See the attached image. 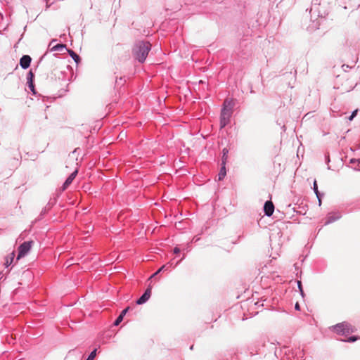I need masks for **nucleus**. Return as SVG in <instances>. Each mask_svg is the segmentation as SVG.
<instances>
[{
  "instance_id": "5",
  "label": "nucleus",
  "mask_w": 360,
  "mask_h": 360,
  "mask_svg": "<svg viewBox=\"0 0 360 360\" xmlns=\"http://www.w3.org/2000/svg\"><path fill=\"white\" fill-rule=\"evenodd\" d=\"M152 287L150 285L146 289L143 295L136 301L137 304H142L146 302L151 295Z\"/></svg>"
},
{
  "instance_id": "6",
  "label": "nucleus",
  "mask_w": 360,
  "mask_h": 360,
  "mask_svg": "<svg viewBox=\"0 0 360 360\" xmlns=\"http://www.w3.org/2000/svg\"><path fill=\"white\" fill-rule=\"evenodd\" d=\"M264 210L266 215L270 217L274 211V205L271 201H266L264 206Z\"/></svg>"
},
{
  "instance_id": "14",
  "label": "nucleus",
  "mask_w": 360,
  "mask_h": 360,
  "mask_svg": "<svg viewBox=\"0 0 360 360\" xmlns=\"http://www.w3.org/2000/svg\"><path fill=\"white\" fill-rule=\"evenodd\" d=\"M96 355V349H94L91 352L86 360H94Z\"/></svg>"
},
{
  "instance_id": "9",
  "label": "nucleus",
  "mask_w": 360,
  "mask_h": 360,
  "mask_svg": "<svg viewBox=\"0 0 360 360\" xmlns=\"http://www.w3.org/2000/svg\"><path fill=\"white\" fill-rule=\"evenodd\" d=\"M14 257H15V252L13 251L6 257V261L4 263V265L6 267H8L13 263Z\"/></svg>"
},
{
  "instance_id": "8",
  "label": "nucleus",
  "mask_w": 360,
  "mask_h": 360,
  "mask_svg": "<svg viewBox=\"0 0 360 360\" xmlns=\"http://www.w3.org/2000/svg\"><path fill=\"white\" fill-rule=\"evenodd\" d=\"M77 170H75L66 179L65 183L63 186V189L65 190L72 182V181L75 179V176H77Z\"/></svg>"
},
{
  "instance_id": "7",
  "label": "nucleus",
  "mask_w": 360,
  "mask_h": 360,
  "mask_svg": "<svg viewBox=\"0 0 360 360\" xmlns=\"http://www.w3.org/2000/svg\"><path fill=\"white\" fill-rule=\"evenodd\" d=\"M32 58L28 55L23 56L20 60V65L23 69H27L30 67Z\"/></svg>"
},
{
  "instance_id": "17",
  "label": "nucleus",
  "mask_w": 360,
  "mask_h": 360,
  "mask_svg": "<svg viewBox=\"0 0 360 360\" xmlns=\"http://www.w3.org/2000/svg\"><path fill=\"white\" fill-rule=\"evenodd\" d=\"M357 114V110H355L352 113V115H350V117H349V120H352L354 119V117Z\"/></svg>"
},
{
  "instance_id": "20",
  "label": "nucleus",
  "mask_w": 360,
  "mask_h": 360,
  "mask_svg": "<svg viewBox=\"0 0 360 360\" xmlns=\"http://www.w3.org/2000/svg\"><path fill=\"white\" fill-rule=\"evenodd\" d=\"M167 269L166 268V265H163L162 266L158 271H157V273H160L163 270H167Z\"/></svg>"
},
{
  "instance_id": "25",
  "label": "nucleus",
  "mask_w": 360,
  "mask_h": 360,
  "mask_svg": "<svg viewBox=\"0 0 360 360\" xmlns=\"http://www.w3.org/2000/svg\"><path fill=\"white\" fill-rule=\"evenodd\" d=\"M158 274H159V273H157V271H156L155 274H153L150 277V278H153L154 276H156V275H158Z\"/></svg>"
},
{
  "instance_id": "4",
  "label": "nucleus",
  "mask_w": 360,
  "mask_h": 360,
  "mask_svg": "<svg viewBox=\"0 0 360 360\" xmlns=\"http://www.w3.org/2000/svg\"><path fill=\"white\" fill-rule=\"evenodd\" d=\"M33 242L32 241H27L24 242L22 244H21L18 248V255L17 257V259L19 260L20 259L24 257L25 255H27V253L30 252L32 246Z\"/></svg>"
},
{
  "instance_id": "16",
  "label": "nucleus",
  "mask_w": 360,
  "mask_h": 360,
  "mask_svg": "<svg viewBox=\"0 0 360 360\" xmlns=\"http://www.w3.org/2000/svg\"><path fill=\"white\" fill-rule=\"evenodd\" d=\"M123 320V317L122 316H119L117 319L115 320L114 325L118 326Z\"/></svg>"
},
{
  "instance_id": "15",
  "label": "nucleus",
  "mask_w": 360,
  "mask_h": 360,
  "mask_svg": "<svg viewBox=\"0 0 360 360\" xmlns=\"http://www.w3.org/2000/svg\"><path fill=\"white\" fill-rule=\"evenodd\" d=\"M223 153H224V155H223V158H222V165H225L226 160V153H228V150L226 148H224L223 150Z\"/></svg>"
},
{
  "instance_id": "22",
  "label": "nucleus",
  "mask_w": 360,
  "mask_h": 360,
  "mask_svg": "<svg viewBox=\"0 0 360 360\" xmlns=\"http://www.w3.org/2000/svg\"><path fill=\"white\" fill-rule=\"evenodd\" d=\"M179 252H180V249H179V248L176 247V248L174 249V252L175 254H177V253H179Z\"/></svg>"
},
{
  "instance_id": "23",
  "label": "nucleus",
  "mask_w": 360,
  "mask_h": 360,
  "mask_svg": "<svg viewBox=\"0 0 360 360\" xmlns=\"http://www.w3.org/2000/svg\"><path fill=\"white\" fill-rule=\"evenodd\" d=\"M28 75L30 76V80L32 81V79L34 77V75H33L32 72L30 71L29 73H28Z\"/></svg>"
},
{
  "instance_id": "21",
  "label": "nucleus",
  "mask_w": 360,
  "mask_h": 360,
  "mask_svg": "<svg viewBox=\"0 0 360 360\" xmlns=\"http://www.w3.org/2000/svg\"><path fill=\"white\" fill-rule=\"evenodd\" d=\"M297 284H298V287L300 288V290L302 293V295L303 294V291H302V283H301V281H298L297 282Z\"/></svg>"
},
{
  "instance_id": "1",
  "label": "nucleus",
  "mask_w": 360,
  "mask_h": 360,
  "mask_svg": "<svg viewBox=\"0 0 360 360\" xmlns=\"http://www.w3.org/2000/svg\"><path fill=\"white\" fill-rule=\"evenodd\" d=\"M151 48V44L148 41H139L133 49L134 58L141 63H143Z\"/></svg>"
},
{
  "instance_id": "19",
  "label": "nucleus",
  "mask_w": 360,
  "mask_h": 360,
  "mask_svg": "<svg viewBox=\"0 0 360 360\" xmlns=\"http://www.w3.org/2000/svg\"><path fill=\"white\" fill-rule=\"evenodd\" d=\"M335 218H331V217H329L327 219V221H326V224H330V222L335 221Z\"/></svg>"
},
{
  "instance_id": "3",
  "label": "nucleus",
  "mask_w": 360,
  "mask_h": 360,
  "mask_svg": "<svg viewBox=\"0 0 360 360\" xmlns=\"http://www.w3.org/2000/svg\"><path fill=\"white\" fill-rule=\"evenodd\" d=\"M333 332L338 335H347L356 330V328L351 323L344 321L331 327Z\"/></svg>"
},
{
  "instance_id": "13",
  "label": "nucleus",
  "mask_w": 360,
  "mask_h": 360,
  "mask_svg": "<svg viewBox=\"0 0 360 360\" xmlns=\"http://www.w3.org/2000/svg\"><path fill=\"white\" fill-rule=\"evenodd\" d=\"M69 53H70V56H72V58L76 62H78V60H79V56L77 53H75L73 51H69Z\"/></svg>"
},
{
  "instance_id": "2",
  "label": "nucleus",
  "mask_w": 360,
  "mask_h": 360,
  "mask_svg": "<svg viewBox=\"0 0 360 360\" xmlns=\"http://www.w3.org/2000/svg\"><path fill=\"white\" fill-rule=\"evenodd\" d=\"M233 103L231 100L226 99L224 103V108L221 110L220 116V127L224 128L230 122V117L232 114Z\"/></svg>"
},
{
  "instance_id": "12",
  "label": "nucleus",
  "mask_w": 360,
  "mask_h": 360,
  "mask_svg": "<svg viewBox=\"0 0 360 360\" xmlns=\"http://www.w3.org/2000/svg\"><path fill=\"white\" fill-rule=\"evenodd\" d=\"M358 340H360V336H351L345 341L348 342H353Z\"/></svg>"
},
{
  "instance_id": "18",
  "label": "nucleus",
  "mask_w": 360,
  "mask_h": 360,
  "mask_svg": "<svg viewBox=\"0 0 360 360\" xmlns=\"http://www.w3.org/2000/svg\"><path fill=\"white\" fill-rule=\"evenodd\" d=\"M129 307H127L126 309H124L122 312L121 314H120V316H122L123 318L124 316H125V314H127V312L129 311Z\"/></svg>"
},
{
  "instance_id": "11",
  "label": "nucleus",
  "mask_w": 360,
  "mask_h": 360,
  "mask_svg": "<svg viewBox=\"0 0 360 360\" xmlns=\"http://www.w3.org/2000/svg\"><path fill=\"white\" fill-rule=\"evenodd\" d=\"M314 191L319 199V204H321V198H320V194H319V190H318V186H317V184H316V181H315L314 183Z\"/></svg>"
},
{
  "instance_id": "24",
  "label": "nucleus",
  "mask_w": 360,
  "mask_h": 360,
  "mask_svg": "<svg viewBox=\"0 0 360 360\" xmlns=\"http://www.w3.org/2000/svg\"><path fill=\"white\" fill-rule=\"evenodd\" d=\"M295 308L296 310H300V304L298 303H296Z\"/></svg>"
},
{
  "instance_id": "10",
  "label": "nucleus",
  "mask_w": 360,
  "mask_h": 360,
  "mask_svg": "<svg viewBox=\"0 0 360 360\" xmlns=\"http://www.w3.org/2000/svg\"><path fill=\"white\" fill-rule=\"evenodd\" d=\"M226 171L225 165H222L221 170L218 174L219 181L222 180L224 178V176H226Z\"/></svg>"
},
{
  "instance_id": "26",
  "label": "nucleus",
  "mask_w": 360,
  "mask_h": 360,
  "mask_svg": "<svg viewBox=\"0 0 360 360\" xmlns=\"http://www.w3.org/2000/svg\"><path fill=\"white\" fill-rule=\"evenodd\" d=\"M30 87L33 88V84L31 83Z\"/></svg>"
}]
</instances>
